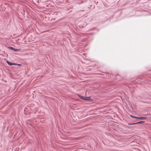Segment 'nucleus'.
Masks as SVG:
<instances>
[{"label":"nucleus","instance_id":"nucleus-1","mask_svg":"<svg viewBox=\"0 0 151 151\" xmlns=\"http://www.w3.org/2000/svg\"><path fill=\"white\" fill-rule=\"evenodd\" d=\"M78 96L79 97V98H80L81 99L85 100H88L89 99H90V97H87L80 95H79Z\"/></svg>","mask_w":151,"mask_h":151},{"label":"nucleus","instance_id":"nucleus-2","mask_svg":"<svg viewBox=\"0 0 151 151\" xmlns=\"http://www.w3.org/2000/svg\"><path fill=\"white\" fill-rule=\"evenodd\" d=\"M130 116L131 117L137 119H146V117H136V116H132V115H130Z\"/></svg>","mask_w":151,"mask_h":151},{"label":"nucleus","instance_id":"nucleus-3","mask_svg":"<svg viewBox=\"0 0 151 151\" xmlns=\"http://www.w3.org/2000/svg\"><path fill=\"white\" fill-rule=\"evenodd\" d=\"M6 62L10 66L14 65H17V63H11V62H9V61L8 60L6 61Z\"/></svg>","mask_w":151,"mask_h":151},{"label":"nucleus","instance_id":"nucleus-4","mask_svg":"<svg viewBox=\"0 0 151 151\" xmlns=\"http://www.w3.org/2000/svg\"><path fill=\"white\" fill-rule=\"evenodd\" d=\"M9 47V48L10 49H11V50L14 51L15 52H17L19 50V49L14 48L13 47Z\"/></svg>","mask_w":151,"mask_h":151},{"label":"nucleus","instance_id":"nucleus-5","mask_svg":"<svg viewBox=\"0 0 151 151\" xmlns=\"http://www.w3.org/2000/svg\"><path fill=\"white\" fill-rule=\"evenodd\" d=\"M139 124V122H137L134 123H133L129 124L131 125H134V124Z\"/></svg>","mask_w":151,"mask_h":151},{"label":"nucleus","instance_id":"nucleus-6","mask_svg":"<svg viewBox=\"0 0 151 151\" xmlns=\"http://www.w3.org/2000/svg\"><path fill=\"white\" fill-rule=\"evenodd\" d=\"M144 122H145L143 121H140L139 122V124H142V123H144Z\"/></svg>","mask_w":151,"mask_h":151},{"label":"nucleus","instance_id":"nucleus-7","mask_svg":"<svg viewBox=\"0 0 151 151\" xmlns=\"http://www.w3.org/2000/svg\"><path fill=\"white\" fill-rule=\"evenodd\" d=\"M17 65L18 66H20L21 65V64H17V65Z\"/></svg>","mask_w":151,"mask_h":151}]
</instances>
